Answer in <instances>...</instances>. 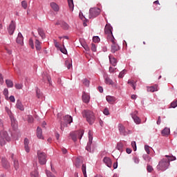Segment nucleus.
<instances>
[{
  "label": "nucleus",
  "mask_w": 177,
  "mask_h": 177,
  "mask_svg": "<svg viewBox=\"0 0 177 177\" xmlns=\"http://www.w3.org/2000/svg\"><path fill=\"white\" fill-rule=\"evenodd\" d=\"M65 64H66V67H67V68H68V70H70V69L71 68L72 65H71V62L70 61L66 60V61L65 62Z\"/></svg>",
  "instance_id": "nucleus-45"
},
{
  "label": "nucleus",
  "mask_w": 177,
  "mask_h": 177,
  "mask_svg": "<svg viewBox=\"0 0 177 177\" xmlns=\"http://www.w3.org/2000/svg\"><path fill=\"white\" fill-rule=\"evenodd\" d=\"M106 84H108V85H113V80L109 77H108V75H106L105 76V80H104Z\"/></svg>",
  "instance_id": "nucleus-28"
},
{
  "label": "nucleus",
  "mask_w": 177,
  "mask_h": 177,
  "mask_svg": "<svg viewBox=\"0 0 177 177\" xmlns=\"http://www.w3.org/2000/svg\"><path fill=\"white\" fill-rule=\"evenodd\" d=\"M75 165L76 168H80V167H81V160H80V158L75 159Z\"/></svg>",
  "instance_id": "nucleus-37"
},
{
  "label": "nucleus",
  "mask_w": 177,
  "mask_h": 177,
  "mask_svg": "<svg viewBox=\"0 0 177 177\" xmlns=\"http://www.w3.org/2000/svg\"><path fill=\"white\" fill-rule=\"evenodd\" d=\"M103 161L109 167V168H111L112 162H111V160L109 158L105 157L103 159Z\"/></svg>",
  "instance_id": "nucleus-22"
},
{
  "label": "nucleus",
  "mask_w": 177,
  "mask_h": 177,
  "mask_svg": "<svg viewBox=\"0 0 177 177\" xmlns=\"http://www.w3.org/2000/svg\"><path fill=\"white\" fill-rule=\"evenodd\" d=\"M21 6H22L23 8L26 9V8H28V3H27V2L25 1H23L21 2Z\"/></svg>",
  "instance_id": "nucleus-49"
},
{
  "label": "nucleus",
  "mask_w": 177,
  "mask_h": 177,
  "mask_svg": "<svg viewBox=\"0 0 177 177\" xmlns=\"http://www.w3.org/2000/svg\"><path fill=\"white\" fill-rule=\"evenodd\" d=\"M35 48L37 50H41V42L39 41L37 39H35Z\"/></svg>",
  "instance_id": "nucleus-24"
},
{
  "label": "nucleus",
  "mask_w": 177,
  "mask_h": 177,
  "mask_svg": "<svg viewBox=\"0 0 177 177\" xmlns=\"http://www.w3.org/2000/svg\"><path fill=\"white\" fill-rule=\"evenodd\" d=\"M54 42H55V48H58L59 50L61 48V47H59V43L56 40H54Z\"/></svg>",
  "instance_id": "nucleus-60"
},
{
  "label": "nucleus",
  "mask_w": 177,
  "mask_h": 177,
  "mask_svg": "<svg viewBox=\"0 0 177 177\" xmlns=\"http://www.w3.org/2000/svg\"><path fill=\"white\" fill-rule=\"evenodd\" d=\"M50 6L55 12H58L59 10V6L55 2L50 3Z\"/></svg>",
  "instance_id": "nucleus-21"
},
{
  "label": "nucleus",
  "mask_w": 177,
  "mask_h": 177,
  "mask_svg": "<svg viewBox=\"0 0 177 177\" xmlns=\"http://www.w3.org/2000/svg\"><path fill=\"white\" fill-rule=\"evenodd\" d=\"M14 168H15V171H17L19 168V163L17 160H14Z\"/></svg>",
  "instance_id": "nucleus-40"
},
{
  "label": "nucleus",
  "mask_w": 177,
  "mask_h": 177,
  "mask_svg": "<svg viewBox=\"0 0 177 177\" xmlns=\"http://www.w3.org/2000/svg\"><path fill=\"white\" fill-rule=\"evenodd\" d=\"M10 101H11V102H15V98L14 95L10 96Z\"/></svg>",
  "instance_id": "nucleus-63"
},
{
  "label": "nucleus",
  "mask_w": 177,
  "mask_h": 177,
  "mask_svg": "<svg viewBox=\"0 0 177 177\" xmlns=\"http://www.w3.org/2000/svg\"><path fill=\"white\" fill-rule=\"evenodd\" d=\"M17 44H19V45H23L24 44V37L21 32L18 33V37H17Z\"/></svg>",
  "instance_id": "nucleus-18"
},
{
  "label": "nucleus",
  "mask_w": 177,
  "mask_h": 177,
  "mask_svg": "<svg viewBox=\"0 0 177 177\" xmlns=\"http://www.w3.org/2000/svg\"><path fill=\"white\" fill-rule=\"evenodd\" d=\"M15 88L20 90L23 88V84H15Z\"/></svg>",
  "instance_id": "nucleus-47"
},
{
  "label": "nucleus",
  "mask_w": 177,
  "mask_h": 177,
  "mask_svg": "<svg viewBox=\"0 0 177 177\" xmlns=\"http://www.w3.org/2000/svg\"><path fill=\"white\" fill-rule=\"evenodd\" d=\"M93 42H100V39L97 36H95L93 37Z\"/></svg>",
  "instance_id": "nucleus-50"
},
{
  "label": "nucleus",
  "mask_w": 177,
  "mask_h": 177,
  "mask_svg": "<svg viewBox=\"0 0 177 177\" xmlns=\"http://www.w3.org/2000/svg\"><path fill=\"white\" fill-rule=\"evenodd\" d=\"M128 84H130L134 90L136 88V82L134 80H129Z\"/></svg>",
  "instance_id": "nucleus-30"
},
{
  "label": "nucleus",
  "mask_w": 177,
  "mask_h": 177,
  "mask_svg": "<svg viewBox=\"0 0 177 177\" xmlns=\"http://www.w3.org/2000/svg\"><path fill=\"white\" fill-rule=\"evenodd\" d=\"M37 32L39 37H41V39H45L46 35L44 30L42 28H39L37 29Z\"/></svg>",
  "instance_id": "nucleus-23"
},
{
  "label": "nucleus",
  "mask_w": 177,
  "mask_h": 177,
  "mask_svg": "<svg viewBox=\"0 0 177 177\" xmlns=\"http://www.w3.org/2000/svg\"><path fill=\"white\" fill-rule=\"evenodd\" d=\"M145 151H147V153L149 154L150 153V147L148 145H145Z\"/></svg>",
  "instance_id": "nucleus-53"
},
{
  "label": "nucleus",
  "mask_w": 177,
  "mask_h": 177,
  "mask_svg": "<svg viewBox=\"0 0 177 177\" xmlns=\"http://www.w3.org/2000/svg\"><path fill=\"white\" fill-rule=\"evenodd\" d=\"M86 169V165L85 164H82V173H83V175H84V177H87Z\"/></svg>",
  "instance_id": "nucleus-36"
},
{
  "label": "nucleus",
  "mask_w": 177,
  "mask_h": 177,
  "mask_svg": "<svg viewBox=\"0 0 177 177\" xmlns=\"http://www.w3.org/2000/svg\"><path fill=\"white\" fill-rule=\"evenodd\" d=\"M126 70H123L119 74V78H123L124 75H125Z\"/></svg>",
  "instance_id": "nucleus-51"
},
{
  "label": "nucleus",
  "mask_w": 177,
  "mask_h": 177,
  "mask_svg": "<svg viewBox=\"0 0 177 177\" xmlns=\"http://www.w3.org/2000/svg\"><path fill=\"white\" fill-rule=\"evenodd\" d=\"M171 108L175 109L177 107V100H174V101H172L170 104Z\"/></svg>",
  "instance_id": "nucleus-42"
},
{
  "label": "nucleus",
  "mask_w": 177,
  "mask_h": 177,
  "mask_svg": "<svg viewBox=\"0 0 177 177\" xmlns=\"http://www.w3.org/2000/svg\"><path fill=\"white\" fill-rule=\"evenodd\" d=\"M120 151H116L115 150L113 152V157L114 158H118L120 155Z\"/></svg>",
  "instance_id": "nucleus-46"
},
{
  "label": "nucleus",
  "mask_w": 177,
  "mask_h": 177,
  "mask_svg": "<svg viewBox=\"0 0 177 177\" xmlns=\"http://www.w3.org/2000/svg\"><path fill=\"white\" fill-rule=\"evenodd\" d=\"M37 136L39 139H44L42 136V129L39 127H37Z\"/></svg>",
  "instance_id": "nucleus-27"
},
{
  "label": "nucleus",
  "mask_w": 177,
  "mask_h": 177,
  "mask_svg": "<svg viewBox=\"0 0 177 177\" xmlns=\"http://www.w3.org/2000/svg\"><path fill=\"white\" fill-rule=\"evenodd\" d=\"M100 12H101L100 9L97 8H91L89 10L88 18L93 19L97 17L100 14Z\"/></svg>",
  "instance_id": "nucleus-8"
},
{
  "label": "nucleus",
  "mask_w": 177,
  "mask_h": 177,
  "mask_svg": "<svg viewBox=\"0 0 177 177\" xmlns=\"http://www.w3.org/2000/svg\"><path fill=\"white\" fill-rule=\"evenodd\" d=\"M118 129L121 135L127 136L131 133V131L128 129H126L125 127L122 124H120L118 125Z\"/></svg>",
  "instance_id": "nucleus-10"
},
{
  "label": "nucleus",
  "mask_w": 177,
  "mask_h": 177,
  "mask_svg": "<svg viewBox=\"0 0 177 177\" xmlns=\"http://www.w3.org/2000/svg\"><path fill=\"white\" fill-rule=\"evenodd\" d=\"M147 91L148 92H151V93L158 91V85L154 84L153 86H148V87H147Z\"/></svg>",
  "instance_id": "nucleus-16"
},
{
  "label": "nucleus",
  "mask_w": 177,
  "mask_h": 177,
  "mask_svg": "<svg viewBox=\"0 0 177 177\" xmlns=\"http://www.w3.org/2000/svg\"><path fill=\"white\" fill-rule=\"evenodd\" d=\"M92 140H93V137H92L91 131H89V132H88V142L87 145L86 147V150H87L89 152L91 151V144H92Z\"/></svg>",
  "instance_id": "nucleus-12"
},
{
  "label": "nucleus",
  "mask_w": 177,
  "mask_h": 177,
  "mask_svg": "<svg viewBox=\"0 0 177 177\" xmlns=\"http://www.w3.org/2000/svg\"><path fill=\"white\" fill-rule=\"evenodd\" d=\"M138 114V111H135L133 113L131 114L132 118L133 119L134 122L137 124H140V119L137 116Z\"/></svg>",
  "instance_id": "nucleus-13"
},
{
  "label": "nucleus",
  "mask_w": 177,
  "mask_h": 177,
  "mask_svg": "<svg viewBox=\"0 0 177 177\" xmlns=\"http://www.w3.org/2000/svg\"><path fill=\"white\" fill-rule=\"evenodd\" d=\"M133 160H134L135 163H136V164H138L140 162V160L137 156L133 157Z\"/></svg>",
  "instance_id": "nucleus-57"
},
{
  "label": "nucleus",
  "mask_w": 177,
  "mask_h": 177,
  "mask_svg": "<svg viewBox=\"0 0 177 177\" xmlns=\"http://www.w3.org/2000/svg\"><path fill=\"white\" fill-rule=\"evenodd\" d=\"M91 50H92L93 52H94V53L96 52V46H95V44H91Z\"/></svg>",
  "instance_id": "nucleus-54"
},
{
  "label": "nucleus",
  "mask_w": 177,
  "mask_h": 177,
  "mask_svg": "<svg viewBox=\"0 0 177 177\" xmlns=\"http://www.w3.org/2000/svg\"><path fill=\"white\" fill-rule=\"evenodd\" d=\"M6 112H7V114L8 115V116H10V118H13V114L12 111H10V109H9V108H8V106H6Z\"/></svg>",
  "instance_id": "nucleus-34"
},
{
  "label": "nucleus",
  "mask_w": 177,
  "mask_h": 177,
  "mask_svg": "<svg viewBox=\"0 0 177 177\" xmlns=\"http://www.w3.org/2000/svg\"><path fill=\"white\" fill-rule=\"evenodd\" d=\"M106 99L109 104H113L115 102V98L113 96L107 95Z\"/></svg>",
  "instance_id": "nucleus-26"
},
{
  "label": "nucleus",
  "mask_w": 177,
  "mask_h": 177,
  "mask_svg": "<svg viewBox=\"0 0 177 177\" xmlns=\"http://www.w3.org/2000/svg\"><path fill=\"white\" fill-rule=\"evenodd\" d=\"M82 84L84 85L86 87H88L90 84V82L88 79L84 78L82 80Z\"/></svg>",
  "instance_id": "nucleus-33"
},
{
  "label": "nucleus",
  "mask_w": 177,
  "mask_h": 177,
  "mask_svg": "<svg viewBox=\"0 0 177 177\" xmlns=\"http://www.w3.org/2000/svg\"><path fill=\"white\" fill-rule=\"evenodd\" d=\"M123 147H124L123 144L120 142L118 144L117 149H118L119 151L122 152Z\"/></svg>",
  "instance_id": "nucleus-43"
},
{
  "label": "nucleus",
  "mask_w": 177,
  "mask_h": 177,
  "mask_svg": "<svg viewBox=\"0 0 177 177\" xmlns=\"http://www.w3.org/2000/svg\"><path fill=\"white\" fill-rule=\"evenodd\" d=\"M10 138L6 131H1L0 133V145L3 146L6 144V141H10Z\"/></svg>",
  "instance_id": "nucleus-5"
},
{
  "label": "nucleus",
  "mask_w": 177,
  "mask_h": 177,
  "mask_svg": "<svg viewBox=\"0 0 177 177\" xmlns=\"http://www.w3.org/2000/svg\"><path fill=\"white\" fill-rule=\"evenodd\" d=\"M6 84H7V87L8 88L13 87V82L11 80H6Z\"/></svg>",
  "instance_id": "nucleus-31"
},
{
  "label": "nucleus",
  "mask_w": 177,
  "mask_h": 177,
  "mask_svg": "<svg viewBox=\"0 0 177 177\" xmlns=\"http://www.w3.org/2000/svg\"><path fill=\"white\" fill-rule=\"evenodd\" d=\"M29 45L31 47L32 49L35 48V46H34V41L32 39H29Z\"/></svg>",
  "instance_id": "nucleus-48"
},
{
  "label": "nucleus",
  "mask_w": 177,
  "mask_h": 177,
  "mask_svg": "<svg viewBox=\"0 0 177 177\" xmlns=\"http://www.w3.org/2000/svg\"><path fill=\"white\" fill-rule=\"evenodd\" d=\"M104 32L107 35V40L109 41V39H112L113 37V33H112V27L106 24L104 28Z\"/></svg>",
  "instance_id": "nucleus-9"
},
{
  "label": "nucleus",
  "mask_w": 177,
  "mask_h": 177,
  "mask_svg": "<svg viewBox=\"0 0 177 177\" xmlns=\"http://www.w3.org/2000/svg\"><path fill=\"white\" fill-rule=\"evenodd\" d=\"M29 143H30L29 140L28 138H25L24 140V145L25 151L27 153H29L30 151V147H29Z\"/></svg>",
  "instance_id": "nucleus-14"
},
{
  "label": "nucleus",
  "mask_w": 177,
  "mask_h": 177,
  "mask_svg": "<svg viewBox=\"0 0 177 177\" xmlns=\"http://www.w3.org/2000/svg\"><path fill=\"white\" fill-rule=\"evenodd\" d=\"M131 146L133 148V150L136 151L137 150V147H136V142L135 141H133L131 142Z\"/></svg>",
  "instance_id": "nucleus-52"
},
{
  "label": "nucleus",
  "mask_w": 177,
  "mask_h": 177,
  "mask_svg": "<svg viewBox=\"0 0 177 177\" xmlns=\"http://www.w3.org/2000/svg\"><path fill=\"white\" fill-rule=\"evenodd\" d=\"M36 96L37 98H41L42 97V93L40 89L36 88Z\"/></svg>",
  "instance_id": "nucleus-39"
},
{
  "label": "nucleus",
  "mask_w": 177,
  "mask_h": 177,
  "mask_svg": "<svg viewBox=\"0 0 177 177\" xmlns=\"http://www.w3.org/2000/svg\"><path fill=\"white\" fill-rule=\"evenodd\" d=\"M15 28V23L14 22V21H11V23H10V26H8V28H7V30H8V34H10V35H13Z\"/></svg>",
  "instance_id": "nucleus-11"
},
{
  "label": "nucleus",
  "mask_w": 177,
  "mask_h": 177,
  "mask_svg": "<svg viewBox=\"0 0 177 177\" xmlns=\"http://www.w3.org/2000/svg\"><path fill=\"white\" fill-rule=\"evenodd\" d=\"M83 102L87 104L90 101V96L88 94L84 93L82 96Z\"/></svg>",
  "instance_id": "nucleus-17"
},
{
  "label": "nucleus",
  "mask_w": 177,
  "mask_h": 177,
  "mask_svg": "<svg viewBox=\"0 0 177 177\" xmlns=\"http://www.w3.org/2000/svg\"><path fill=\"white\" fill-rule=\"evenodd\" d=\"M170 134V129L169 128H165L162 131V135L163 136H167Z\"/></svg>",
  "instance_id": "nucleus-29"
},
{
  "label": "nucleus",
  "mask_w": 177,
  "mask_h": 177,
  "mask_svg": "<svg viewBox=\"0 0 177 177\" xmlns=\"http://www.w3.org/2000/svg\"><path fill=\"white\" fill-rule=\"evenodd\" d=\"M109 42H111V51L112 53H115L116 52L120 50V46L118 44H116V40L113 37V39H110L108 40Z\"/></svg>",
  "instance_id": "nucleus-7"
},
{
  "label": "nucleus",
  "mask_w": 177,
  "mask_h": 177,
  "mask_svg": "<svg viewBox=\"0 0 177 177\" xmlns=\"http://www.w3.org/2000/svg\"><path fill=\"white\" fill-rule=\"evenodd\" d=\"M83 116H85L86 121L89 123V124H93L94 123L95 118L92 111H84Z\"/></svg>",
  "instance_id": "nucleus-2"
},
{
  "label": "nucleus",
  "mask_w": 177,
  "mask_h": 177,
  "mask_svg": "<svg viewBox=\"0 0 177 177\" xmlns=\"http://www.w3.org/2000/svg\"><path fill=\"white\" fill-rule=\"evenodd\" d=\"M68 3L71 10H73V9H74V3L73 2V0H68Z\"/></svg>",
  "instance_id": "nucleus-41"
},
{
  "label": "nucleus",
  "mask_w": 177,
  "mask_h": 177,
  "mask_svg": "<svg viewBox=\"0 0 177 177\" xmlns=\"http://www.w3.org/2000/svg\"><path fill=\"white\" fill-rule=\"evenodd\" d=\"M115 71H116V68H113V67H112V66H110V67H109V72H110L111 73H115Z\"/></svg>",
  "instance_id": "nucleus-55"
},
{
  "label": "nucleus",
  "mask_w": 177,
  "mask_h": 177,
  "mask_svg": "<svg viewBox=\"0 0 177 177\" xmlns=\"http://www.w3.org/2000/svg\"><path fill=\"white\" fill-rule=\"evenodd\" d=\"M165 157L167 158V160H169V163H170V161H174V160H176V158L174 156H167V155H166Z\"/></svg>",
  "instance_id": "nucleus-35"
},
{
  "label": "nucleus",
  "mask_w": 177,
  "mask_h": 177,
  "mask_svg": "<svg viewBox=\"0 0 177 177\" xmlns=\"http://www.w3.org/2000/svg\"><path fill=\"white\" fill-rule=\"evenodd\" d=\"M1 162L3 168H5L6 169H8L9 168H10V164L5 158H3L1 159Z\"/></svg>",
  "instance_id": "nucleus-15"
},
{
  "label": "nucleus",
  "mask_w": 177,
  "mask_h": 177,
  "mask_svg": "<svg viewBox=\"0 0 177 177\" xmlns=\"http://www.w3.org/2000/svg\"><path fill=\"white\" fill-rule=\"evenodd\" d=\"M37 154L39 163L41 165H45L47 162L46 154L44 152H41V151H37Z\"/></svg>",
  "instance_id": "nucleus-6"
},
{
  "label": "nucleus",
  "mask_w": 177,
  "mask_h": 177,
  "mask_svg": "<svg viewBox=\"0 0 177 177\" xmlns=\"http://www.w3.org/2000/svg\"><path fill=\"white\" fill-rule=\"evenodd\" d=\"M3 94L6 97H8V88H5L3 90Z\"/></svg>",
  "instance_id": "nucleus-61"
},
{
  "label": "nucleus",
  "mask_w": 177,
  "mask_h": 177,
  "mask_svg": "<svg viewBox=\"0 0 177 177\" xmlns=\"http://www.w3.org/2000/svg\"><path fill=\"white\" fill-rule=\"evenodd\" d=\"M10 119H11V127H12L14 130H16L17 128V121L15 119L14 116L10 118Z\"/></svg>",
  "instance_id": "nucleus-20"
},
{
  "label": "nucleus",
  "mask_w": 177,
  "mask_h": 177,
  "mask_svg": "<svg viewBox=\"0 0 177 177\" xmlns=\"http://www.w3.org/2000/svg\"><path fill=\"white\" fill-rule=\"evenodd\" d=\"M30 177H39V172L37 169H35L30 173Z\"/></svg>",
  "instance_id": "nucleus-32"
},
{
  "label": "nucleus",
  "mask_w": 177,
  "mask_h": 177,
  "mask_svg": "<svg viewBox=\"0 0 177 177\" xmlns=\"http://www.w3.org/2000/svg\"><path fill=\"white\" fill-rule=\"evenodd\" d=\"M103 113L105 115H109V111L108 108H105Z\"/></svg>",
  "instance_id": "nucleus-58"
},
{
  "label": "nucleus",
  "mask_w": 177,
  "mask_h": 177,
  "mask_svg": "<svg viewBox=\"0 0 177 177\" xmlns=\"http://www.w3.org/2000/svg\"><path fill=\"white\" fill-rule=\"evenodd\" d=\"M84 136V130H80L78 131L71 132L69 135V137L73 142L77 141V138H79L81 140L82 138V136Z\"/></svg>",
  "instance_id": "nucleus-4"
},
{
  "label": "nucleus",
  "mask_w": 177,
  "mask_h": 177,
  "mask_svg": "<svg viewBox=\"0 0 177 177\" xmlns=\"http://www.w3.org/2000/svg\"><path fill=\"white\" fill-rule=\"evenodd\" d=\"M147 171H148V172H152L153 167L150 165L147 166Z\"/></svg>",
  "instance_id": "nucleus-56"
},
{
  "label": "nucleus",
  "mask_w": 177,
  "mask_h": 177,
  "mask_svg": "<svg viewBox=\"0 0 177 177\" xmlns=\"http://www.w3.org/2000/svg\"><path fill=\"white\" fill-rule=\"evenodd\" d=\"M64 123L62 121L60 122V129L62 131H64L65 127H68V124H71L73 122V117L67 115L64 117Z\"/></svg>",
  "instance_id": "nucleus-3"
},
{
  "label": "nucleus",
  "mask_w": 177,
  "mask_h": 177,
  "mask_svg": "<svg viewBox=\"0 0 177 177\" xmlns=\"http://www.w3.org/2000/svg\"><path fill=\"white\" fill-rule=\"evenodd\" d=\"M109 58L110 63L111 64V65L113 66H116V65H117V59L115 57H113L112 55H109Z\"/></svg>",
  "instance_id": "nucleus-25"
},
{
  "label": "nucleus",
  "mask_w": 177,
  "mask_h": 177,
  "mask_svg": "<svg viewBox=\"0 0 177 177\" xmlns=\"http://www.w3.org/2000/svg\"><path fill=\"white\" fill-rule=\"evenodd\" d=\"M3 82H4V80H3V75L1 73H0V84H3Z\"/></svg>",
  "instance_id": "nucleus-59"
},
{
  "label": "nucleus",
  "mask_w": 177,
  "mask_h": 177,
  "mask_svg": "<svg viewBox=\"0 0 177 177\" xmlns=\"http://www.w3.org/2000/svg\"><path fill=\"white\" fill-rule=\"evenodd\" d=\"M126 151H127V153L130 154L131 153L132 150L129 148H127Z\"/></svg>",
  "instance_id": "nucleus-64"
},
{
  "label": "nucleus",
  "mask_w": 177,
  "mask_h": 177,
  "mask_svg": "<svg viewBox=\"0 0 177 177\" xmlns=\"http://www.w3.org/2000/svg\"><path fill=\"white\" fill-rule=\"evenodd\" d=\"M15 106L17 107V109H18L21 111H24L25 110V108L21 102V101H19V100H18L17 101V104L15 105Z\"/></svg>",
  "instance_id": "nucleus-19"
},
{
  "label": "nucleus",
  "mask_w": 177,
  "mask_h": 177,
  "mask_svg": "<svg viewBox=\"0 0 177 177\" xmlns=\"http://www.w3.org/2000/svg\"><path fill=\"white\" fill-rule=\"evenodd\" d=\"M28 122H30V123L33 122V118L32 116H28Z\"/></svg>",
  "instance_id": "nucleus-62"
},
{
  "label": "nucleus",
  "mask_w": 177,
  "mask_h": 177,
  "mask_svg": "<svg viewBox=\"0 0 177 177\" xmlns=\"http://www.w3.org/2000/svg\"><path fill=\"white\" fill-rule=\"evenodd\" d=\"M169 165V160H167V158H162L159 161L158 165H157V169L158 171H166L168 169Z\"/></svg>",
  "instance_id": "nucleus-1"
},
{
  "label": "nucleus",
  "mask_w": 177,
  "mask_h": 177,
  "mask_svg": "<svg viewBox=\"0 0 177 177\" xmlns=\"http://www.w3.org/2000/svg\"><path fill=\"white\" fill-rule=\"evenodd\" d=\"M64 48H59V50L62 53L66 55L68 51L66 50V48L64 47V45H63Z\"/></svg>",
  "instance_id": "nucleus-44"
},
{
  "label": "nucleus",
  "mask_w": 177,
  "mask_h": 177,
  "mask_svg": "<svg viewBox=\"0 0 177 177\" xmlns=\"http://www.w3.org/2000/svg\"><path fill=\"white\" fill-rule=\"evenodd\" d=\"M61 27L64 30H68L70 26L67 23L62 21Z\"/></svg>",
  "instance_id": "nucleus-38"
}]
</instances>
